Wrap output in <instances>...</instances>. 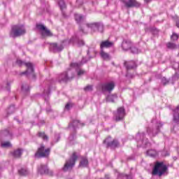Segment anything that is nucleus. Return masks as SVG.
Returning a JSON list of instances; mask_svg holds the SVG:
<instances>
[{
  "label": "nucleus",
  "instance_id": "nucleus-1",
  "mask_svg": "<svg viewBox=\"0 0 179 179\" xmlns=\"http://www.w3.org/2000/svg\"><path fill=\"white\" fill-rule=\"evenodd\" d=\"M80 66H82V63H72L71 64V69L68 70L67 72L62 73L59 76V82H68V80H71V79L75 78V73H73L75 71L77 73L78 76L84 75L85 71L80 69Z\"/></svg>",
  "mask_w": 179,
  "mask_h": 179
},
{
  "label": "nucleus",
  "instance_id": "nucleus-2",
  "mask_svg": "<svg viewBox=\"0 0 179 179\" xmlns=\"http://www.w3.org/2000/svg\"><path fill=\"white\" fill-rule=\"evenodd\" d=\"M73 44V45H78V47H82L85 45V41L82 39H79L77 36H73L69 40H66L62 42V44L58 45L57 43H52L50 45V50L52 52H59L64 50V45H69Z\"/></svg>",
  "mask_w": 179,
  "mask_h": 179
},
{
  "label": "nucleus",
  "instance_id": "nucleus-3",
  "mask_svg": "<svg viewBox=\"0 0 179 179\" xmlns=\"http://www.w3.org/2000/svg\"><path fill=\"white\" fill-rule=\"evenodd\" d=\"M163 127V123L156 120H152L151 124L147 129V133L150 136H156L157 134H159L160 129Z\"/></svg>",
  "mask_w": 179,
  "mask_h": 179
},
{
  "label": "nucleus",
  "instance_id": "nucleus-4",
  "mask_svg": "<svg viewBox=\"0 0 179 179\" xmlns=\"http://www.w3.org/2000/svg\"><path fill=\"white\" fill-rule=\"evenodd\" d=\"M17 64L19 66H22V65H25V66H27V71L25 72H22L21 75H32V78L34 79L36 78V75H34V69L33 68V64H31V63H25L20 59H17Z\"/></svg>",
  "mask_w": 179,
  "mask_h": 179
},
{
  "label": "nucleus",
  "instance_id": "nucleus-5",
  "mask_svg": "<svg viewBox=\"0 0 179 179\" xmlns=\"http://www.w3.org/2000/svg\"><path fill=\"white\" fill-rule=\"evenodd\" d=\"M26 34V29L23 25H15L10 32V37H19Z\"/></svg>",
  "mask_w": 179,
  "mask_h": 179
},
{
  "label": "nucleus",
  "instance_id": "nucleus-6",
  "mask_svg": "<svg viewBox=\"0 0 179 179\" xmlns=\"http://www.w3.org/2000/svg\"><path fill=\"white\" fill-rule=\"evenodd\" d=\"M167 171V166L163 162H157L152 171L153 176H163Z\"/></svg>",
  "mask_w": 179,
  "mask_h": 179
},
{
  "label": "nucleus",
  "instance_id": "nucleus-7",
  "mask_svg": "<svg viewBox=\"0 0 179 179\" xmlns=\"http://www.w3.org/2000/svg\"><path fill=\"white\" fill-rule=\"evenodd\" d=\"M76 160H78V155H76V153L74 152L70 159L66 161L64 166L63 167V171H68L69 170H72V168L75 166Z\"/></svg>",
  "mask_w": 179,
  "mask_h": 179
},
{
  "label": "nucleus",
  "instance_id": "nucleus-8",
  "mask_svg": "<svg viewBox=\"0 0 179 179\" xmlns=\"http://www.w3.org/2000/svg\"><path fill=\"white\" fill-rule=\"evenodd\" d=\"M136 141L137 142V146H143V148L149 146V141H148V138L145 137L144 132L138 133L136 136Z\"/></svg>",
  "mask_w": 179,
  "mask_h": 179
},
{
  "label": "nucleus",
  "instance_id": "nucleus-9",
  "mask_svg": "<svg viewBox=\"0 0 179 179\" xmlns=\"http://www.w3.org/2000/svg\"><path fill=\"white\" fill-rule=\"evenodd\" d=\"M3 136H12V133L9 132V130L6 129L1 132L0 134V142L1 148H12V144L9 141L3 142L2 141V138Z\"/></svg>",
  "mask_w": 179,
  "mask_h": 179
},
{
  "label": "nucleus",
  "instance_id": "nucleus-10",
  "mask_svg": "<svg viewBox=\"0 0 179 179\" xmlns=\"http://www.w3.org/2000/svg\"><path fill=\"white\" fill-rule=\"evenodd\" d=\"M50 148L45 149L44 145H41L35 154V157H37L38 159H40V157H47V156L50 155Z\"/></svg>",
  "mask_w": 179,
  "mask_h": 179
},
{
  "label": "nucleus",
  "instance_id": "nucleus-11",
  "mask_svg": "<svg viewBox=\"0 0 179 179\" xmlns=\"http://www.w3.org/2000/svg\"><path fill=\"white\" fill-rule=\"evenodd\" d=\"M36 29L41 31V34L43 37H51V36H52V33H51V31L43 24H36Z\"/></svg>",
  "mask_w": 179,
  "mask_h": 179
},
{
  "label": "nucleus",
  "instance_id": "nucleus-12",
  "mask_svg": "<svg viewBox=\"0 0 179 179\" xmlns=\"http://www.w3.org/2000/svg\"><path fill=\"white\" fill-rule=\"evenodd\" d=\"M125 117V109L124 107L117 108V111L114 113V118L115 121H121Z\"/></svg>",
  "mask_w": 179,
  "mask_h": 179
},
{
  "label": "nucleus",
  "instance_id": "nucleus-13",
  "mask_svg": "<svg viewBox=\"0 0 179 179\" xmlns=\"http://www.w3.org/2000/svg\"><path fill=\"white\" fill-rule=\"evenodd\" d=\"M114 87H115L114 82L106 83L101 85L102 92H108L109 93L114 90Z\"/></svg>",
  "mask_w": 179,
  "mask_h": 179
},
{
  "label": "nucleus",
  "instance_id": "nucleus-14",
  "mask_svg": "<svg viewBox=\"0 0 179 179\" xmlns=\"http://www.w3.org/2000/svg\"><path fill=\"white\" fill-rule=\"evenodd\" d=\"M110 139L111 137H108L103 141V143H106L107 146L112 148H118V146H120V143H118V141L113 140V141L110 142Z\"/></svg>",
  "mask_w": 179,
  "mask_h": 179
},
{
  "label": "nucleus",
  "instance_id": "nucleus-15",
  "mask_svg": "<svg viewBox=\"0 0 179 179\" xmlns=\"http://www.w3.org/2000/svg\"><path fill=\"white\" fill-rule=\"evenodd\" d=\"M38 172L39 174H49V176H52V172L50 171L47 165H41L38 168Z\"/></svg>",
  "mask_w": 179,
  "mask_h": 179
},
{
  "label": "nucleus",
  "instance_id": "nucleus-16",
  "mask_svg": "<svg viewBox=\"0 0 179 179\" xmlns=\"http://www.w3.org/2000/svg\"><path fill=\"white\" fill-rule=\"evenodd\" d=\"M86 27L87 29H90L91 31H97V30H100V29H103V27L100 25L99 23L87 24Z\"/></svg>",
  "mask_w": 179,
  "mask_h": 179
},
{
  "label": "nucleus",
  "instance_id": "nucleus-17",
  "mask_svg": "<svg viewBox=\"0 0 179 179\" xmlns=\"http://www.w3.org/2000/svg\"><path fill=\"white\" fill-rule=\"evenodd\" d=\"M111 47H114L113 42H111L108 40L101 42V44H100L101 50H104V48H111Z\"/></svg>",
  "mask_w": 179,
  "mask_h": 179
},
{
  "label": "nucleus",
  "instance_id": "nucleus-18",
  "mask_svg": "<svg viewBox=\"0 0 179 179\" xmlns=\"http://www.w3.org/2000/svg\"><path fill=\"white\" fill-rule=\"evenodd\" d=\"M124 3H125V6L127 8H132L134 6L138 8L141 6V4L136 1V0H129L128 1H124Z\"/></svg>",
  "mask_w": 179,
  "mask_h": 179
},
{
  "label": "nucleus",
  "instance_id": "nucleus-19",
  "mask_svg": "<svg viewBox=\"0 0 179 179\" xmlns=\"http://www.w3.org/2000/svg\"><path fill=\"white\" fill-rule=\"evenodd\" d=\"M132 47V43L129 40H124L122 43V48L123 51H128L131 50Z\"/></svg>",
  "mask_w": 179,
  "mask_h": 179
},
{
  "label": "nucleus",
  "instance_id": "nucleus-20",
  "mask_svg": "<svg viewBox=\"0 0 179 179\" xmlns=\"http://www.w3.org/2000/svg\"><path fill=\"white\" fill-rule=\"evenodd\" d=\"M79 127H83V123L80 122L79 120H74L72 124L69 125V128H72L73 131Z\"/></svg>",
  "mask_w": 179,
  "mask_h": 179
},
{
  "label": "nucleus",
  "instance_id": "nucleus-21",
  "mask_svg": "<svg viewBox=\"0 0 179 179\" xmlns=\"http://www.w3.org/2000/svg\"><path fill=\"white\" fill-rule=\"evenodd\" d=\"M58 3L64 17H66V15H65V11H64L65 9H66V5L65 4V2L64 1V0H59Z\"/></svg>",
  "mask_w": 179,
  "mask_h": 179
},
{
  "label": "nucleus",
  "instance_id": "nucleus-22",
  "mask_svg": "<svg viewBox=\"0 0 179 179\" xmlns=\"http://www.w3.org/2000/svg\"><path fill=\"white\" fill-rule=\"evenodd\" d=\"M173 121L174 122H179V106L173 109Z\"/></svg>",
  "mask_w": 179,
  "mask_h": 179
},
{
  "label": "nucleus",
  "instance_id": "nucleus-23",
  "mask_svg": "<svg viewBox=\"0 0 179 179\" xmlns=\"http://www.w3.org/2000/svg\"><path fill=\"white\" fill-rule=\"evenodd\" d=\"M124 65L127 69H134V68H136V63L135 62V61L125 62Z\"/></svg>",
  "mask_w": 179,
  "mask_h": 179
},
{
  "label": "nucleus",
  "instance_id": "nucleus-24",
  "mask_svg": "<svg viewBox=\"0 0 179 179\" xmlns=\"http://www.w3.org/2000/svg\"><path fill=\"white\" fill-rule=\"evenodd\" d=\"M100 55L103 59H105V61H108L109 59H111V57L108 53L104 52V50H101Z\"/></svg>",
  "mask_w": 179,
  "mask_h": 179
},
{
  "label": "nucleus",
  "instance_id": "nucleus-25",
  "mask_svg": "<svg viewBox=\"0 0 179 179\" xmlns=\"http://www.w3.org/2000/svg\"><path fill=\"white\" fill-rule=\"evenodd\" d=\"M146 155L150 156V157H156V156L159 155V152L156 150H148L146 152Z\"/></svg>",
  "mask_w": 179,
  "mask_h": 179
},
{
  "label": "nucleus",
  "instance_id": "nucleus-26",
  "mask_svg": "<svg viewBox=\"0 0 179 179\" xmlns=\"http://www.w3.org/2000/svg\"><path fill=\"white\" fill-rule=\"evenodd\" d=\"M75 19H76V22L77 23H82V22H83L85 20V16L80 15V14H75Z\"/></svg>",
  "mask_w": 179,
  "mask_h": 179
},
{
  "label": "nucleus",
  "instance_id": "nucleus-27",
  "mask_svg": "<svg viewBox=\"0 0 179 179\" xmlns=\"http://www.w3.org/2000/svg\"><path fill=\"white\" fill-rule=\"evenodd\" d=\"M22 152H23V150L22 149H17L14 150V152H13V157H15L16 159H17L18 157H20L22 156Z\"/></svg>",
  "mask_w": 179,
  "mask_h": 179
},
{
  "label": "nucleus",
  "instance_id": "nucleus-28",
  "mask_svg": "<svg viewBox=\"0 0 179 179\" xmlns=\"http://www.w3.org/2000/svg\"><path fill=\"white\" fill-rule=\"evenodd\" d=\"M116 99H117V94H110L106 97V101H108L109 103H114Z\"/></svg>",
  "mask_w": 179,
  "mask_h": 179
},
{
  "label": "nucleus",
  "instance_id": "nucleus-29",
  "mask_svg": "<svg viewBox=\"0 0 179 179\" xmlns=\"http://www.w3.org/2000/svg\"><path fill=\"white\" fill-rule=\"evenodd\" d=\"M89 164V161L86 158H83L80 162V167H87Z\"/></svg>",
  "mask_w": 179,
  "mask_h": 179
},
{
  "label": "nucleus",
  "instance_id": "nucleus-30",
  "mask_svg": "<svg viewBox=\"0 0 179 179\" xmlns=\"http://www.w3.org/2000/svg\"><path fill=\"white\" fill-rule=\"evenodd\" d=\"M117 177L118 178H121V179H132L131 176L125 175L124 173H119L117 175Z\"/></svg>",
  "mask_w": 179,
  "mask_h": 179
},
{
  "label": "nucleus",
  "instance_id": "nucleus-31",
  "mask_svg": "<svg viewBox=\"0 0 179 179\" xmlns=\"http://www.w3.org/2000/svg\"><path fill=\"white\" fill-rule=\"evenodd\" d=\"M18 173L20 176H27V174H29V171H27L24 168H22L20 170L18 171Z\"/></svg>",
  "mask_w": 179,
  "mask_h": 179
},
{
  "label": "nucleus",
  "instance_id": "nucleus-32",
  "mask_svg": "<svg viewBox=\"0 0 179 179\" xmlns=\"http://www.w3.org/2000/svg\"><path fill=\"white\" fill-rule=\"evenodd\" d=\"M76 136L75 134H71L69 137V144L74 145L75 144Z\"/></svg>",
  "mask_w": 179,
  "mask_h": 179
},
{
  "label": "nucleus",
  "instance_id": "nucleus-33",
  "mask_svg": "<svg viewBox=\"0 0 179 179\" xmlns=\"http://www.w3.org/2000/svg\"><path fill=\"white\" fill-rule=\"evenodd\" d=\"M38 136L39 138H42L43 141H48V136H47L44 132H39Z\"/></svg>",
  "mask_w": 179,
  "mask_h": 179
},
{
  "label": "nucleus",
  "instance_id": "nucleus-34",
  "mask_svg": "<svg viewBox=\"0 0 179 179\" xmlns=\"http://www.w3.org/2000/svg\"><path fill=\"white\" fill-rule=\"evenodd\" d=\"M167 48H169V50H174L177 48V45L175 43H168L166 44Z\"/></svg>",
  "mask_w": 179,
  "mask_h": 179
},
{
  "label": "nucleus",
  "instance_id": "nucleus-35",
  "mask_svg": "<svg viewBox=\"0 0 179 179\" xmlns=\"http://www.w3.org/2000/svg\"><path fill=\"white\" fill-rule=\"evenodd\" d=\"M130 50H131V52H132V54H139V52H140L138 48H136V47H131L130 48Z\"/></svg>",
  "mask_w": 179,
  "mask_h": 179
},
{
  "label": "nucleus",
  "instance_id": "nucleus-36",
  "mask_svg": "<svg viewBox=\"0 0 179 179\" xmlns=\"http://www.w3.org/2000/svg\"><path fill=\"white\" fill-rule=\"evenodd\" d=\"M15 113V106H10L8 109V114H12Z\"/></svg>",
  "mask_w": 179,
  "mask_h": 179
},
{
  "label": "nucleus",
  "instance_id": "nucleus-37",
  "mask_svg": "<svg viewBox=\"0 0 179 179\" xmlns=\"http://www.w3.org/2000/svg\"><path fill=\"white\" fill-rule=\"evenodd\" d=\"M171 38L173 41H176V40H178V35L176 33H173V35L171 36Z\"/></svg>",
  "mask_w": 179,
  "mask_h": 179
},
{
  "label": "nucleus",
  "instance_id": "nucleus-38",
  "mask_svg": "<svg viewBox=\"0 0 179 179\" xmlns=\"http://www.w3.org/2000/svg\"><path fill=\"white\" fill-rule=\"evenodd\" d=\"M84 90H85V92H92V91L93 90V86H92V85H88V86H87V87H85L84 88Z\"/></svg>",
  "mask_w": 179,
  "mask_h": 179
},
{
  "label": "nucleus",
  "instance_id": "nucleus-39",
  "mask_svg": "<svg viewBox=\"0 0 179 179\" xmlns=\"http://www.w3.org/2000/svg\"><path fill=\"white\" fill-rule=\"evenodd\" d=\"M21 89L22 92H29L30 88L29 87V85H22Z\"/></svg>",
  "mask_w": 179,
  "mask_h": 179
},
{
  "label": "nucleus",
  "instance_id": "nucleus-40",
  "mask_svg": "<svg viewBox=\"0 0 179 179\" xmlns=\"http://www.w3.org/2000/svg\"><path fill=\"white\" fill-rule=\"evenodd\" d=\"M162 85H164V86H166V85H167V83H169V80H166V78L163 77V78H162Z\"/></svg>",
  "mask_w": 179,
  "mask_h": 179
},
{
  "label": "nucleus",
  "instance_id": "nucleus-41",
  "mask_svg": "<svg viewBox=\"0 0 179 179\" xmlns=\"http://www.w3.org/2000/svg\"><path fill=\"white\" fill-rule=\"evenodd\" d=\"M72 108V103H68L65 106V110H71Z\"/></svg>",
  "mask_w": 179,
  "mask_h": 179
},
{
  "label": "nucleus",
  "instance_id": "nucleus-42",
  "mask_svg": "<svg viewBox=\"0 0 179 179\" xmlns=\"http://www.w3.org/2000/svg\"><path fill=\"white\" fill-rule=\"evenodd\" d=\"M48 94H50V88H48V90H44V95L48 96Z\"/></svg>",
  "mask_w": 179,
  "mask_h": 179
},
{
  "label": "nucleus",
  "instance_id": "nucleus-43",
  "mask_svg": "<svg viewBox=\"0 0 179 179\" xmlns=\"http://www.w3.org/2000/svg\"><path fill=\"white\" fill-rule=\"evenodd\" d=\"M88 61H89V59H86V58L83 57L81 62L83 64H85V62H87Z\"/></svg>",
  "mask_w": 179,
  "mask_h": 179
},
{
  "label": "nucleus",
  "instance_id": "nucleus-44",
  "mask_svg": "<svg viewBox=\"0 0 179 179\" xmlns=\"http://www.w3.org/2000/svg\"><path fill=\"white\" fill-rule=\"evenodd\" d=\"M55 138H57V140H56V142H58V141H59V139H60V136H59V134H57L56 136H55Z\"/></svg>",
  "mask_w": 179,
  "mask_h": 179
},
{
  "label": "nucleus",
  "instance_id": "nucleus-45",
  "mask_svg": "<svg viewBox=\"0 0 179 179\" xmlns=\"http://www.w3.org/2000/svg\"><path fill=\"white\" fill-rule=\"evenodd\" d=\"M77 4L78 5H82L83 3V1H80V0H77Z\"/></svg>",
  "mask_w": 179,
  "mask_h": 179
},
{
  "label": "nucleus",
  "instance_id": "nucleus-46",
  "mask_svg": "<svg viewBox=\"0 0 179 179\" xmlns=\"http://www.w3.org/2000/svg\"><path fill=\"white\" fill-rule=\"evenodd\" d=\"M170 155L169 152L165 153L164 152H162V156H169Z\"/></svg>",
  "mask_w": 179,
  "mask_h": 179
},
{
  "label": "nucleus",
  "instance_id": "nucleus-47",
  "mask_svg": "<svg viewBox=\"0 0 179 179\" xmlns=\"http://www.w3.org/2000/svg\"><path fill=\"white\" fill-rule=\"evenodd\" d=\"M145 3H149V2H152V0H144Z\"/></svg>",
  "mask_w": 179,
  "mask_h": 179
},
{
  "label": "nucleus",
  "instance_id": "nucleus-48",
  "mask_svg": "<svg viewBox=\"0 0 179 179\" xmlns=\"http://www.w3.org/2000/svg\"><path fill=\"white\" fill-rule=\"evenodd\" d=\"M105 179H110V175H106Z\"/></svg>",
  "mask_w": 179,
  "mask_h": 179
},
{
  "label": "nucleus",
  "instance_id": "nucleus-49",
  "mask_svg": "<svg viewBox=\"0 0 179 179\" xmlns=\"http://www.w3.org/2000/svg\"><path fill=\"white\" fill-rule=\"evenodd\" d=\"M7 90L9 92L10 90V88L9 87V83H7Z\"/></svg>",
  "mask_w": 179,
  "mask_h": 179
},
{
  "label": "nucleus",
  "instance_id": "nucleus-50",
  "mask_svg": "<svg viewBox=\"0 0 179 179\" xmlns=\"http://www.w3.org/2000/svg\"><path fill=\"white\" fill-rule=\"evenodd\" d=\"M89 55H90V50H89L87 52V56L89 57Z\"/></svg>",
  "mask_w": 179,
  "mask_h": 179
},
{
  "label": "nucleus",
  "instance_id": "nucleus-51",
  "mask_svg": "<svg viewBox=\"0 0 179 179\" xmlns=\"http://www.w3.org/2000/svg\"><path fill=\"white\" fill-rule=\"evenodd\" d=\"M80 30H81V31H83V33H86V32H85V30H84V29H80Z\"/></svg>",
  "mask_w": 179,
  "mask_h": 179
},
{
  "label": "nucleus",
  "instance_id": "nucleus-52",
  "mask_svg": "<svg viewBox=\"0 0 179 179\" xmlns=\"http://www.w3.org/2000/svg\"><path fill=\"white\" fill-rule=\"evenodd\" d=\"M94 55H96V50H94Z\"/></svg>",
  "mask_w": 179,
  "mask_h": 179
}]
</instances>
